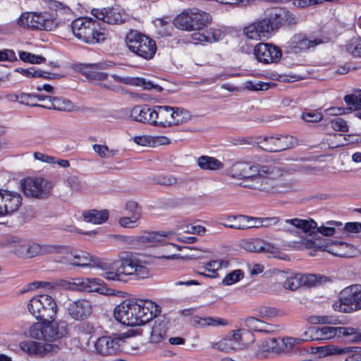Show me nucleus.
I'll return each instance as SVG.
<instances>
[{
	"mask_svg": "<svg viewBox=\"0 0 361 361\" xmlns=\"http://www.w3.org/2000/svg\"><path fill=\"white\" fill-rule=\"evenodd\" d=\"M274 170L275 167L267 165L240 161L234 164L228 170V175L247 182L244 184L245 187L270 192L276 186V180L271 177Z\"/></svg>",
	"mask_w": 361,
	"mask_h": 361,
	"instance_id": "obj_1",
	"label": "nucleus"
},
{
	"mask_svg": "<svg viewBox=\"0 0 361 361\" xmlns=\"http://www.w3.org/2000/svg\"><path fill=\"white\" fill-rule=\"evenodd\" d=\"M114 317L126 326L145 324L161 313V307L149 300H125L115 307Z\"/></svg>",
	"mask_w": 361,
	"mask_h": 361,
	"instance_id": "obj_2",
	"label": "nucleus"
},
{
	"mask_svg": "<svg viewBox=\"0 0 361 361\" xmlns=\"http://www.w3.org/2000/svg\"><path fill=\"white\" fill-rule=\"evenodd\" d=\"M103 271L101 274L108 281H126L128 276L135 275L145 278L148 275L147 268L141 265L131 252L122 251L118 255V259L109 264L98 263Z\"/></svg>",
	"mask_w": 361,
	"mask_h": 361,
	"instance_id": "obj_3",
	"label": "nucleus"
},
{
	"mask_svg": "<svg viewBox=\"0 0 361 361\" xmlns=\"http://www.w3.org/2000/svg\"><path fill=\"white\" fill-rule=\"evenodd\" d=\"M71 30L79 39L90 44L100 43L107 38L106 26L91 18H79L72 21Z\"/></svg>",
	"mask_w": 361,
	"mask_h": 361,
	"instance_id": "obj_4",
	"label": "nucleus"
},
{
	"mask_svg": "<svg viewBox=\"0 0 361 361\" xmlns=\"http://www.w3.org/2000/svg\"><path fill=\"white\" fill-rule=\"evenodd\" d=\"M8 245L14 253L24 258H32L38 255L61 253L64 247L61 245L30 243L17 236H10L6 240Z\"/></svg>",
	"mask_w": 361,
	"mask_h": 361,
	"instance_id": "obj_5",
	"label": "nucleus"
},
{
	"mask_svg": "<svg viewBox=\"0 0 361 361\" xmlns=\"http://www.w3.org/2000/svg\"><path fill=\"white\" fill-rule=\"evenodd\" d=\"M125 43L131 52L145 60L153 59L157 49L154 39L137 30H132L126 34Z\"/></svg>",
	"mask_w": 361,
	"mask_h": 361,
	"instance_id": "obj_6",
	"label": "nucleus"
},
{
	"mask_svg": "<svg viewBox=\"0 0 361 361\" xmlns=\"http://www.w3.org/2000/svg\"><path fill=\"white\" fill-rule=\"evenodd\" d=\"M211 20V16L206 12L197 8H188L176 16L173 24L182 30H200L207 26Z\"/></svg>",
	"mask_w": 361,
	"mask_h": 361,
	"instance_id": "obj_7",
	"label": "nucleus"
},
{
	"mask_svg": "<svg viewBox=\"0 0 361 361\" xmlns=\"http://www.w3.org/2000/svg\"><path fill=\"white\" fill-rule=\"evenodd\" d=\"M30 313L37 320L43 322L54 319L57 312V305L51 296L39 295L32 297L27 304Z\"/></svg>",
	"mask_w": 361,
	"mask_h": 361,
	"instance_id": "obj_8",
	"label": "nucleus"
},
{
	"mask_svg": "<svg viewBox=\"0 0 361 361\" xmlns=\"http://www.w3.org/2000/svg\"><path fill=\"white\" fill-rule=\"evenodd\" d=\"M334 310L350 313L361 310V284H353L345 288L339 300L333 305Z\"/></svg>",
	"mask_w": 361,
	"mask_h": 361,
	"instance_id": "obj_9",
	"label": "nucleus"
},
{
	"mask_svg": "<svg viewBox=\"0 0 361 361\" xmlns=\"http://www.w3.org/2000/svg\"><path fill=\"white\" fill-rule=\"evenodd\" d=\"M20 186L27 197L44 200L51 195L53 183L44 178L28 177L20 181Z\"/></svg>",
	"mask_w": 361,
	"mask_h": 361,
	"instance_id": "obj_10",
	"label": "nucleus"
},
{
	"mask_svg": "<svg viewBox=\"0 0 361 361\" xmlns=\"http://www.w3.org/2000/svg\"><path fill=\"white\" fill-rule=\"evenodd\" d=\"M258 139L262 140L257 142L259 147L269 152H281L293 147L298 143V140L290 135L264 136Z\"/></svg>",
	"mask_w": 361,
	"mask_h": 361,
	"instance_id": "obj_11",
	"label": "nucleus"
},
{
	"mask_svg": "<svg viewBox=\"0 0 361 361\" xmlns=\"http://www.w3.org/2000/svg\"><path fill=\"white\" fill-rule=\"evenodd\" d=\"M273 33L274 31L268 11L264 18L254 21L243 28V35L250 39L259 40L261 38H268Z\"/></svg>",
	"mask_w": 361,
	"mask_h": 361,
	"instance_id": "obj_12",
	"label": "nucleus"
},
{
	"mask_svg": "<svg viewBox=\"0 0 361 361\" xmlns=\"http://www.w3.org/2000/svg\"><path fill=\"white\" fill-rule=\"evenodd\" d=\"M61 286L66 290L86 293H104L103 281L97 278H75L71 281H63Z\"/></svg>",
	"mask_w": 361,
	"mask_h": 361,
	"instance_id": "obj_13",
	"label": "nucleus"
},
{
	"mask_svg": "<svg viewBox=\"0 0 361 361\" xmlns=\"http://www.w3.org/2000/svg\"><path fill=\"white\" fill-rule=\"evenodd\" d=\"M274 32L282 26L293 27L299 18L293 13L284 8H275L268 11Z\"/></svg>",
	"mask_w": 361,
	"mask_h": 361,
	"instance_id": "obj_14",
	"label": "nucleus"
},
{
	"mask_svg": "<svg viewBox=\"0 0 361 361\" xmlns=\"http://www.w3.org/2000/svg\"><path fill=\"white\" fill-rule=\"evenodd\" d=\"M256 59L264 63L278 62L282 56L281 50L269 43H259L253 49Z\"/></svg>",
	"mask_w": 361,
	"mask_h": 361,
	"instance_id": "obj_15",
	"label": "nucleus"
},
{
	"mask_svg": "<svg viewBox=\"0 0 361 361\" xmlns=\"http://www.w3.org/2000/svg\"><path fill=\"white\" fill-rule=\"evenodd\" d=\"M190 119V114H148L149 124L160 128L180 125Z\"/></svg>",
	"mask_w": 361,
	"mask_h": 361,
	"instance_id": "obj_16",
	"label": "nucleus"
},
{
	"mask_svg": "<svg viewBox=\"0 0 361 361\" xmlns=\"http://www.w3.org/2000/svg\"><path fill=\"white\" fill-rule=\"evenodd\" d=\"M62 262L75 267H85L95 266L99 268L98 263L104 262V261L91 256L87 252L74 250L63 257Z\"/></svg>",
	"mask_w": 361,
	"mask_h": 361,
	"instance_id": "obj_17",
	"label": "nucleus"
},
{
	"mask_svg": "<svg viewBox=\"0 0 361 361\" xmlns=\"http://www.w3.org/2000/svg\"><path fill=\"white\" fill-rule=\"evenodd\" d=\"M91 14L99 20H102L104 24L106 23L113 25L124 22L123 9L117 5L103 8H92Z\"/></svg>",
	"mask_w": 361,
	"mask_h": 361,
	"instance_id": "obj_18",
	"label": "nucleus"
},
{
	"mask_svg": "<svg viewBox=\"0 0 361 361\" xmlns=\"http://www.w3.org/2000/svg\"><path fill=\"white\" fill-rule=\"evenodd\" d=\"M323 43L320 39H309L305 34H295L287 42V48L290 52L295 54L305 51Z\"/></svg>",
	"mask_w": 361,
	"mask_h": 361,
	"instance_id": "obj_19",
	"label": "nucleus"
},
{
	"mask_svg": "<svg viewBox=\"0 0 361 361\" xmlns=\"http://www.w3.org/2000/svg\"><path fill=\"white\" fill-rule=\"evenodd\" d=\"M67 314L75 320H83L92 313V305L89 300L81 299L70 301L66 305Z\"/></svg>",
	"mask_w": 361,
	"mask_h": 361,
	"instance_id": "obj_20",
	"label": "nucleus"
},
{
	"mask_svg": "<svg viewBox=\"0 0 361 361\" xmlns=\"http://www.w3.org/2000/svg\"><path fill=\"white\" fill-rule=\"evenodd\" d=\"M316 228V222L312 219H301L298 218L286 219L279 222V230L288 233H293L295 229H300L304 233H312Z\"/></svg>",
	"mask_w": 361,
	"mask_h": 361,
	"instance_id": "obj_21",
	"label": "nucleus"
},
{
	"mask_svg": "<svg viewBox=\"0 0 361 361\" xmlns=\"http://www.w3.org/2000/svg\"><path fill=\"white\" fill-rule=\"evenodd\" d=\"M122 338L116 334L102 336L95 342V348L102 355H112L119 351Z\"/></svg>",
	"mask_w": 361,
	"mask_h": 361,
	"instance_id": "obj_22",
	"label": "nucleus"
},
{
	"mask_svg": "<svg viewBox=\"0 0 361 361\" xmlns=\"http://www.w3.org/2000/svg\"><path fill=\"white\" fill-rule=\"evenodd\" d=\"M107 65L104 63H80L78 65V71L87 79L102 81L108 78V73L102 71L106 69Z\"/></svg>",
	"mask_w": 361,
	"mask_h": 361,
	"instance_id": "obj_23",
	"label": "nucleus"
},
{
	"mask_svg": "<svg viewBox=\"0 0 361 361\" xmlns=\"http://www.w3.org/2000/svg\"><path fill=\"white\" fill-rule=\"evenodd\" d=\"M46 341H54L65 337L68 334V324L65 321H47L44 325Z\"/></svg>",
	"mask_w": 361,
	"mask_h": 361,
	"instance_id": "obj_24",
	"label": "nucleus"
},
{
	"mask_svg": "<svg viewBox=\"0 0 361 361\" xmlns=\"http://www.w3.org/2000/svg\"><path fill=\"white\" fill-rule=\"evenodd\" d=\"M19 346L22 351L33 357H43L47 353L50 352L52 348L51 344H44L31 340L21 341Z\"/></svg>",
	"mask_w": 361,
	"mask_h": 361,
	"instance_id": "obj_25",
	"label": "nucleus"
},
{
	"mask_svg": "<svg viewBox=\"0 0 361 361\" xmlns=\"http://www.w3.org/2000/svg\"><path fill=\"white\" fill-rule=\"evenodd\" d=\"M21 204L22 197L18 192L2 189V216L18 211Z\"/></svg>",
	"mask_w": 361,
	"mask_h": 361,
	"instance_id": "obj_26",
	"label": "nucleus"
},
{
	"mask_svg": "<svg viewBox=\"0 0 361 361\" xmlns=\"http://www.w3.org/2000/svg\"><path fill=\"white\" fill-rule=\"evenodd\" d=\"M242 247L247 251L275 254L278 248L274 244L259 238H252L243 241Z\"/></svg>",
	"mask_w": 361,
	"mask_h": 361,
	"instance_id": "obj_27",
	"label": "nucleus"
},
{
	"mask_svg": "<svg viewBox=\"0 0 361 361\" xmlns=\"http://www.w3.org/2000/svg\"><path fill=\"white\" fill-rule=\"evenodd\" d=\"M112 78L116 82L130 86L142 87L144 90H155L158 92H161L163 90L162 87H161L160 85L154 84L150 80H147L143 78H124L118 76L117 75H112Z\"/></svg>",
	"mask_w": 361,
	"mask_h": 361,
	"instance_id": "obj_28",
	"label": "nucleus"
},
{
	"mask_svg": "<svg viewBox=\"0 0 361 361\" xmlns=\"http://www.w3.org/2000/svg\"><path fill=\"white\" fill-rule=\"evenodd\" d=\"M336 337V327L325 326L322 328L311 327L305 333L303 341L317 340L327 341Z\"/></svg>",
	"mask_w": 361,
	"mask_h": 361,
	"instance_id": "obj_29",
	"label": "nucleus"
},
{
	"mask_svg": "<svg viewBox=\"0 0 361 361\" xmlns=\"http://www.w3.org/2000/svg\"><path fill=\"white\" fill-rule=\"evenodd\" d=\"M16 71L28 78L39 77L45 79L59 80L65 77L64 74L44 71L35 67H30L27 69L18 68L16 69Z\"/></svg>",
	"mask_w": 361,
	"mask_h": 361,
	"instance_id": "obj_30",
	"label": "nucleus"
},
{
	"mask_svg": "<svg viewBox=\"0 0 361 361\" xmlns=\"http://www.w3.org/2000/svg\"><path fill=\"white\" fill-rule=\"evenodd\" d=\"M316 279L317 275L314 274H310L307 276L296 274L293 277L288 278L283 283V287L286 289L295 290L300 288L301 286L307 283V282H312L315 281Z\"/></svg>",
	"mask_w": 361,
	"mask_h": 361,
	"instance_id": "obj_31",
	"label": "nucleus"
},
{
	"mask_svg": "<svg viewBox=\"0 0 361 361\" xmlns=\"http://www.w3.org/2000/svg\"><path fill=\"white\" fill-rule=\"evenodd\" d=\"M167 322L164 319L155 320L152 328L150 341L159 343L166 338Z\"/></svg>",
	"mask_w": 361,
	"mask_h": 361,
	"instance_id": "obj_32",
	"label": "nucleus"
},
{
	"mask_svg": "<svg viewBox=\"0 0 361 361\" xmlns=\"http://www.w3.org/2000/svg\"><path fill=\"white\" fill-rule=\"evenodd\" d=\"M191 323L195 327H207V326H226L228 322L220 317H200L198 316L193 317L191 319Z\"/></svg>",
	"mask_w": 361,
	"mask_h": 361,
	"instance_id": "obj_33",
	"label": "nucleus"
},
{
	"mask_svg": "<svg viewBox=\"0 0 361 361\" xmlns=\"http://www.w3.org/2000/svg\"><path fill=\"white\" fill-rule=\"evenodd\" d=\"M36 23L37 30L47 31L54 30L58 25L56 19L47 12L37 13Z\"/></svg>",
	"mask_w": 361,
	"mask_h": 361,
	"instance_id": "obj_34",
	"label": "nucleus"
},
{
	"mask_svg": "<svg viewBox=\"0 0 361 361\" xmlns=\"http://www.w3.org/2000/svg\"><path fill=\"white\" fill-rule=\"evenodd\" d=\"M169 111H171L172 113H185L183 109L179 107L161 105H155L152 109L147 105L135 106L133 109L134 113H161Z\"/></svg>",
	"mask_w": 361,
	"mask_h": 361,
	"instance_id": "obj_35",
	"label": "nucleus"
},
{
	"mask_svg": "<svg viewBox=\"0 0 361 361\" xmlns=\"http://www.w3.org/2000/svg\"><path fill=\"white\" fill-rule=\"evenodd\" d=\"M53 110L59 111H84L82 106H75L69 99L64 97H54Z\"/></svg>",
	"mask_w": 361,
	"mask_h": 361,
	"instance_id": "obj_36",
	"label": "nucleus"
},
{
	"mask_svg": "<svg viewBox=\"0 0 361 361\" xmlns=\"http://www.w3.org/2000/svg\"><path fill=\"white\" fill-rule=\"evenodd\" d=\"M195 39H197L201 42H215L222 39L225 35L224 32L220 29L210 28L204 33H196L195 34Z\"/></svg>",
	"mask_w": 361,
	"mask_h": 361,
	"instance_id": "obj_37",
	"label": "nucleus"
},
{
	"mask_svg": "<svg viewBox=\"0 0 361 361\" xmlns=\"http://www.w3.org/2000/svg\"><path fill=\"white\" fill-rule=\"evenodd\" d=\"M166 236V233L165 232L145 231L137 237V241L141 243L155 245L157 243H161L164 238Z\"/></svg>",
	"mask_w": 361,
	"mask_h": 361,
	"instance_id": "obj_38",
	"label": "nucleus"
},
{
	"mask_svg": "<svg viewBox=\"0 0 361 361\" xmlns=\"http://www.w3.org/2000/svg\"><path fill=\"white\" fill-rule=\"evenodd\" d=\"M197 165L202 170L216 171L223 169L224 164L217 159L202 155L197 159Z\"/></svg>",
	"mask_w": 361,
	"mask_h": 361,
	"instance_id": "obj_39",
	"label": "nucleus"
},
{
	"mask_svg": "<svg viewBox=\"0 0 361 361\" xmlns=\"http://www.w3.org/2000/svg\"><path fill=\"white\" fill-rule=\"evenodd\" d=\"M84 219L87 222L94 224H101L107 221L109 218V212L106 209L97 210L92 209L83 213Z\"/></svg>",
	"mask_w": 361,
	"mask_h": 361,
	"instance_id": "obj_40",
	"label": "nucleus"
},
{
	"mask_svg": "<svg viewBox=\"0 0 361 361\" xmlns=\"http://www.w3.org/2000/svg\"><path fill=\"white\" fill-rule=\"evenodd\" d=\"M343 100L347 106V110L361 111V90H355L351 94H346Z\"/></svg>",
	"mask_w": 361,
	"mask_h": 361,
	"instance_id": "obj_41",
	"label": "nucleus"
},
{
	"mask_svg": "<svg viewBox=\"0 0 361 361\" xmlns=\"http://www.w3.org/2000/svg\"><path fill=\"white\" fill-rule=\"evenodd\" d=\"M361 332L353 327L338 326L336 327V336L348 338L352 343H361Z\"/></svg>",
	"mask_w": 361,
	"mask_h": 361,
	"instance_id": "obj_42",
	"label": "nucleus"
},
{
	"mask_svg": "<svg viewBox=\"0 0 361 361\" xmlns=\"http://www.w3.org/2000/svg\"><path fill=\"white\" fill-rule=\"evenodd\" d=\"M225 222L221 223L226 228L245 230V215L227 216L224 218Z\"/></svg>",
	"mask_w": 361,
	"mask_h": 361,
	"instance_id": "obj_43",
	"label": "nucleus"
},
{
	"mask_svg": "<svg viewBox=\"0 0 361 361\" xmlns=\"http://www.w3.org/2000/svg\"><path fill=\"white\" fill-rule=\"evenodd\" d=\"M44 4L52 10H54L59 15L67 16L73 18L74 16L73 11L66 5L55 0H44Z\"/></svg>",
	"mask_w": 361,
	"mask_h": 361,
	"instance_id": "obj_44",
	"label": "nucleus"
},
{
	"mask_svg": "<svg viewBox=\"0 0 361 361\" xmlns=\"http://www.w3.org/2000/svg\"><path fill=\"white\" fill-rule=\"evenodd\" d=\"M336 354H346L345 361H361L360 347H345L336 349Z\"/></svg>",
	"mask_w": 361,
	"mask_h": 361,
	"instance_id": "obj_45",
	"label": "nucleus"
},
{
	"mask_svg": "<svg viewBox=\"0 0 361 361\" xmlns=\"http://www.w3.org/2000/svg\"><path fill=\"white\" fill-rule=\"evenodd\" d=\"M37 13L30 12L23 13L18 19V25L21 27L37 30Z\"/></svg>",
	"mask_w": 361,
	"mask_h": 361,
	"instance_id": "obj_46",
	"label": "nucleus"
},
{
	"mask_svg": "<svg viewBox=\"0 0 361 361\" xmlns=\"http://www.w3.org/2000/svg\"><path fill=\"white\" fill-rule=\"evenodd\" d=\"M307 322L312 324H333L336 325L339 323L338 318L333 316H310L307 318Z\"/></svg>",
	"mask_w": 361,
	"mask_h": 361,
	"instance_id": "obj_47",
	"label": "nucleus"
},
{
	"mask_svg": "<svg viewBox=\"0 0 361 361\" xmlns=\"http://www.w3.org/2000/svg\"><path fill=\"white\" fill-rule=\"evenodd\" d=\"M15 98L20 104L37 107L39 99L37 95L20 92L16 94Z\"/></svg>",
	"mask_w": 361,
	"mask_h": 361,
	"instance_id": "obj_48",
	"label": "nucleus"
},
{
	"mask_svg": "<svg viewBox=\"0 0 361 361\" xmlns=\"http://www.w3.org/2000/svg\"><path fill=\"white\" fill-rule=\"evenodd\" d=\"M151 180L154 183L164 186H171L178 183V179L171 175L161 174L151 178Z\"/></svg>",
	"mask_w": 361,
	"mask_h": 361,
	"instance_id": "obj_49",
	"label": "nucleus"
},
{
	"mask_svg": "<svg viewBox=\"0 0 361 361\" xmlns=\"http://www.w3.org/2000/svg\"><path fill=\"white\" fill-rule=\"evenodd\" d=\"M19 57L23 61L28 62L32 64H39L46 61V59L42 56L35 55L34 54L24 51L19 52Z\"/></svg>",
	"mask_w": 361,
	"mask_h": 361,
	"instance_id": "obj_50",
	"label": "nucleus"
},
{
	"mask_svg": "<svg viewBox=\"0 0 361 361\" xmlns=\"http://www.w3.org/2000/svg\"><path fill=\"white\" fill-rule=\"evenodd\" d=\"M44 324L42 323H35L32 324L29 330V333L31 337L35 338L38 340H44L45 341V332L44 329Z\"/></svg>",
	"mask_w": 361,
	"mask_h": 361,
	"instance_id": "obj_51",
	"label": "nucleus"
},
{
	"mask_svg": "<svg viewBox=\"0 0 361 361\" xmlns=\"http://www.w3.org/2000/svg\"><path fill=\"white\" fill-rule=\"evenodd\" d=\"M329 123L331 124V128L336 131L341 132H348V126L347 122L341 118H336L335 119L329 121L326 123L325 120L322 125L326 126Z\"/></svg>",
	"mask_w": 361,
	"mask_h": 361,
	"instance_id": "obj_52",
	"label": "nucleus"
},
{
	"mask_svg": "<svg viewBox=\"0 0 361 361\" xmlns=\"http://www.w3.org/2000/svg\"><path fill=\"white\" fill-rule=\"evenodd\" d=\"M244 276L243 272L240 269H236L227 274L222 280V284L230 286L239 281Z\"/></svg>",
	"mask_w": 361,
	"mask_h": 361,
	"instance_id": "obj_53",
	"label": "nucleus"
},
{
	"mask_svg": "<svg viewBox=\"0 0 361 361\" xmlns=\"http://www.w3.org/2000/svg\"><path fill=\"white\" fill-rule=\"evenodd\" d=\"M345 50L355 57H361V39H353L345 45Z\"/></svg>",
	"mask_w": 361,
	"mask_h": 361,
	"instance_id": "obj_54",
	"label": "nucleus"
},
{
	"mask_svg": "<svg viewBox=\"0 0 361 361\" xmlns=\"http://www.w3.org/2000/svg\"><path fill=\"white\" fill-rule=\"evenodd\" d=\"M281 118H283V116L278 117L272 114H252L249 120L257 123H267Z\"/></svg>",
	"mask_w": 361,
	"mask_h": 361,
	"instance_id": "obj_55",
	"label": "nucleus"
},
{
	"mask_svg": "<svg viewBox=\"0 0 361 361\" xmlns=\"http://www.w3.org/2000/svg\"><path fill=\"white\" fill-rule=\"evenodd\" d=\"M126 210L130 216L135 219H139L142 215L141 207L134 201H129L126 205Z\"/></svg>",
	"mask_w": 361,
	"mask_h": 361,
	"instance_id": "obj_56",
	"label": "nucleus"
},
{
	"mask_svg": "<svg viewBox=\"0 0 361 361\" xmlns=\"http://www.w3.org/2000/svg\"><path fill=\"white\" fill-rule=\"evenodd\" d=\"M66 183L73 192H81L84 188L83 183L75 176L68 177Z\"/></svg>",
	"mask_w": 361,
	"mask_h": 361,
	"instance_id": "obj_57",
	"label": "nucleus"
},
{
	"mask_svg": "<svg viewBox=\"0 0 361 361\" xmlns=\"http://www.w3.org/2000/svg\"><path fill=\"white\" fill-rule=\"evenodd\" d=\"M17 60L18 58L13 50L8 49L0 50V61L13 62Z\"/></svg>",
	"mask_w": 361,
	"mask_h": 361,
	"instance_id": "obj_58",
	"label": "nucleus"
},
{
	"mask_svg": "<svg viewBox=\"0 0 361 361\" xmlns=\"http://www.w3.org/2000/svg\"><path fill=\"white\" fill-rule=\"evenodd\" d=\"M38 102H42V103L38 104L37 107H41L49 110H53L54 97H52L51 96L38 95Z\"/></svg>",
	"mask_w": 361,
	"mask_h": 361,
	"instance_id": "obj_59",
	"label": "nucleus"
},
{
	"mask_svg": "<svg viewBox=\"0 0 361 361\" xmlns=\"http://www.w3.org/2000/svg\"><path fill=\"white\" fill-rule=\"evenodd\" d=\"M261 319H259L254 317H248L245 319V325L250 331H258L259 327H260Z\"/></svg>",
	"mask_w": 361,
	"mask_h": 361,
	"instance_id": "obj_60",
	"label": "nucleus"
},
{
	"mask_svg": "<svg viewBox=\"0 0 361 361\" xmlns=\"http://www.w3.org/2000/svg\"><path fill=\"white\" fill-rule=\"evenodd\" d=\"M320 233L322 235L325 236H331L335 234L336 229L334 227L331 226H320L318 227L317 224H316V228L314 229V232L312 233H307L309 235H312L313 234H315L316 233Z\"/></svg>",
	"mask_w": 361,
	"mask_h": 361,
	"instance_id": "obj_61",
	"label": "nucleus"
},
{
	"mask_svg": "<svg viewBox=\"0 0 361 361\" xmlns=\"http://www.w3.org/2000/svg\"><path fill=\"white\" fill-rule=\"evenodd\" d=\"M278 346L279 341L276 338H267L263 341V348L267 351H276Z\"/></svg>",
	"mask_w": 361,
	"mask_h": 361,
	"instance_id": "obj_62",
	"label": "nucleus"
},
{
	"mask_svg": "<svg viewBox=\"0 0 361 361\" xmlns=\"http://www.w3.org/2000/svg\"><path fill=\"white\" fill-rule=\"evenodd\" d=\"M258 312V316L263 319H268L276 314V309L269 307H261Z\"/></svg>",
	"mask_w": 361,
	"mask_h": 361,
	"instance_id": "obj_63",
	"label": "nucleus"
},
{
	"mask_svg": "<svg viewBox=\"0 0 361 361\" xmlns=\"http://www.w3.org/2000/svg\"><path fill=\"white\" fill-rule=\"evenodd\" d=\"M301 119L306 123H316L324 120L323 114H301Z\"/></svg>",
	"mask_w": 361,
	"mask_h": 361,
	"instance_id": "obj_64",
	"label": "nucleus"
}]
</instances>
